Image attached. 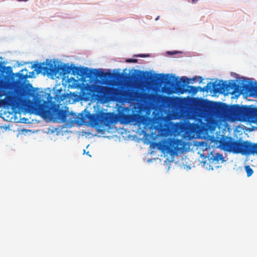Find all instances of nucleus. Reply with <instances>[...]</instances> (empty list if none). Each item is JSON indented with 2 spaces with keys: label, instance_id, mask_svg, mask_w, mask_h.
<instances>
[{
  "label": "nucleus",
  "instance_id": "f03ea898",
  "mask_svg": "<svg viewBox=\"0 0 257 257\" xmlns=\"http://www.w3.org/2000/svg\"><path fill=\"white\" fill-rule=\"evenodd\" d=\"M33 74L32 72L31 75H27V73H16L18 79L10 82L0 76V90L4 89L9 90L5 98L0 100L1 104L7 107L20 108L24 103L31 101L32 96L36 97L35 90L36 88H34L30 83L26 85L23 84V82L31 77Z\"/></svg>",
  "mask_w": 257,
  "mask_h": 257
},
{
  "label": "nucleus",
  "instance_id": "4468645a",
  "mask_svg": "<svg viewBox=\"0 0 257 257\" xmlns=\"http://www.w3.org/2000/svg\"><path fill=\"white\" fill-rule=\"evenodd\" d=\"M149 94L146 93H142L135 90H131L126 93V95L132 99H134L135 97L137 98H143V96H148Z\"/></svg>",
  "mask_w": 257,
  "mask_h": 257
},
{
  "label": "nucleus",
  "instance_id": "b1692460",
  "mask_svg": "<svg viewBox=\"0 0 257 257\" xmlns=\"http://www.w3.org/2000/svg\"><path fill=\"white\" fill-rule=\"evenodd\" d=\"M193 3H196L197 2V0H191Z\"/></svg>",
  "mask_w": 257,
  "mask_h": 257
},
{
  "label": "nucleus",
  "instance_id": "423d86ee",
  "mask_svg": "<svg viewBox=\"0 0 257 257\" xmlns=\"http://www.w3.org/2000/svg\"><path fill=\"white\" fill-rule=\"evenodd\" d=\"M164 82L166 85L168 86L166 88L169 93L176 92L179 94H182L185 92H188L194 95L199 91L201 92V87L200 86L196 87L188 85L187 86V89H185V85L182 84L181 81H178L175 83L168 77L165 78Z\"/></svg>",
  "mask_w": 257,
  "mask_h": 257
},
{
  "label": "nucleus",
  "instance_id": "aec40b11",
  "mask_svg": "<svg viewBox=\"0 0 257 257\" xmlns=\"http://www.w3.org/2000/svg\"><path fill=\"white\" fill-rule=\"evenodd\" d=\"M125 61L127 63H137L138 60L136 59H128Z\"/></svg>",
  "mask_w": 257,
  "mask_h": 257
},
{
  "label": "nucleus",
  "instance_id": "f8f14e48",
  "mask_svg": "<svg viewBox=\"0 0 257 257\" xmlns=\"http://www.w3.org/2000/svg\"><path fill=\"white\" fill-rule=\"evenodd\" d=\"M240 119L253 120L257 119V107L241 106Z\"/></svg>",
  "mask_w": 257,
  "mask_h": 257
},
{
  "label": "nucleus",
  "instance_id": "4be33fe9",
  "mask_svg": "<svg viewBox=\"0 0 257 257\" xmlns=\"http://www.w3.org/2000/svg\"><path fill=\"white\" fill-rule=\"evenodd\" d=\"M186 79H187V78H186V77H182V78H181V80H182V82L184 84H185V83L186 82Z\"/></svg>",
  "mask_w": 257,
  "mask_h": 257
},
{
  "label": "nucleus",
  "instance_id": "a211bd4d",
  "mask_svg": "<svg viewBox=\"0 0 257 257\" xmlns=\"http://www.w3.org/2000/svg\"><path fill=\"white\" fill-rule=\"evenodd\" d=\"M139 73L140 74H141V75H140V77L141 78V79L146 80L148 78V75H146L147 72L139 71ZM147 74H148V73H147Z\"/></svg>",
  "mask_w": 257,
  "mask_h": 257
},
{
  "label": "nucleus",
  "instance_id": "9d476101",
  "mask_svg": "<svg viewBox=\"0 0 257 257\" xmlns=\"http://www.w3.org/2000/svg\"><path fill=\"white\" fill-rule=\"evenodd\" d=\"M120 119L122 122L125 124L136 122V123L146 124L148 117L143 115L138 114H128L122 113L120 115Z\"/></svg>",
  "mask_w": 257,
  "mask_h": 257
},
{
  "label": "nucleus",
  "instance_id": "6e6552de",
  "mask_svg": "<svg viewBox=\"0 0 257 257\" xmlns=\"http://www.w3.org/2000/svg\"><path fill=\"white\" fill-rule=\"evenodd\" d=\"M91 123L98 127H110L113 122V117L109 113L93 114L90 115Z\"/></svg>",
  "mask_w": 257,
  "mask_h": 257
},
{
  "label": "nucleus",
  "instance_id": "9b49d317",
  "mask_svg": "<svg viewBox=\"0 0 257 257\" xmlns=\"http://www.w3.org/2000/svg\"><path fill=\"white\" fill-rule=\"evenodd\" d=\"M183 142L181 140L170 139L165 146L167 152L171 155H175L178 151L183 150Z\"/></svg>",
  "mask_w": 257,
  "mask_h": 257
},
{
  "label": "nucleus",
  "instance_id": "20e7f679",
  "mask_svg": "<svg viewBox=\"0 0 257 257\" xmlns=\"http://www.w3.org/2000/svg\"><path fill=\"white\" fill-rule=\"evenodd\" d=\"M38 89L35 90L36 98L32 96L31 101L28 103L31 104V108L32 111L44 118L50 117L54 119L61 120L63 122L67 121V112L62 109H60L56 107L52 106L47 101L41 99L40 95L38 91Z\"/></svg>",
  "mask_w": 257,
  "mask_h": 257
},
{
  "label": "nucleus",
  "instance_id": "5701e85b",
  "mask_svg": "<svg viewBox=\"0 0 257 257\" xmlns=\"http://www.w3.org/2000/svg\"><path fill=\"white\" fill-rule=\"evenodd\" d=\"M7 69L8 70V72H9V73L12 72V68L11 67H8Z\"/></svg>",
  "mask_w": 257,
  "mask_h": 257
},
{
  "label": "nucleus",
  "instance_id": "f257e3e1",
  "mask_svg": "<svg viewBox=\"0 0 257 257\" xmlns=\"http://www.w3.org/2000/svg\"><path fill=\"white\" fill-rule=\"evenodd\" d=\"M168 105L181 115L208 122L213 118L235 120L240 118L241 106L228 105L200 99L193 103L178 97H168Z\"/></svg>",
  "mask_w": 257,
  "mask_h": 257
},
{
  "label": "nucleus",
  "instance_id": "f3484780",
  "mask_svg": "<svg viewBox=\"0 0 257 257\" xmlns=\"http://www.w3.org/2000/svg\"><path fill=\"white\" fill-rule=\"evenodd\" d=\"M244 169L247 174V176H251L253 173V170L251 168V167L249 165H246L244 167Z\"/></svg>",
  "mask_w": 257,
  "mask_h": 257
},
{
  "label": "nucleus",
  "instance_id": "2eb2a0df",
  "mask_svg": "<svg viewBox=\"0 0 257 257\" xmlns=\"http://www.w3.org/2000/svg\"><path fill=\"white\" fill-rule=\"evenodd\" d=\"M246 87L247 88H249V90L251 92V94L257 97V85L256 86H251L249 87L248 85H246Z\"/></svg>",
  "mask_w": 257,
  "mask_h": 257
},
{
  "label": "nucleus",
  "instance_id": "39448f33",
  "mask_svg": "<svg viewBox=\"0 0 257 257\" xmlns=\"http://www.w3.org/2000/svg\"><path fill=\"white\" fill-rule=\"evenodd\" d=\"M226 149L233 153L242 155H257V144H252L248 141L240 142L231 140L224 142Z\"/></svg>",
  "mask_w": 257,
  "mask_h": 257
},
{
  "label": "nucleus",
  "instance_id": "dca6fc26",
  "mask_svg": "<svg viewBox=\"0 0 257 257\" xmlns=\"http://www.w3.org/2000/svg\"><path fill=\"white\" fill-rule=\"evenodd\" d=\"M211 159H212L213 161L218 162L220 160H223V157L222 154H220L219 153H216L215 154V156H213L211 158Z\"/></svg>",
  "mask_w": 257,
  "mask_h": 257
},
{
  "label": "nucleus",
  "instance_id": "393cba45",
  "mask_svg": "<svg viewBox=\"0 0 257 257\" xmlns=\"http://www.w3.org/2000/svg\"><path fill=\"white\" fill-rule=\"evenodd\" d=\"M48 61H49V60H48V59H47V60H46V62H48Z\"/></svg>",
  "mask_w": 257,
  "mask_h": 257
},
{
  "label": "nucleus",
  "instance_id": "1a4fd4ad",
  "mask_svg": "<svg viewBox=\"0 0 257 257\" xmlns=\"http://www.w3.org/2000/svg\"><path fill=\"white\" fill-rule=\"evenodd\" d=\"M216 82V81L213 83L209 82L205 86L201 87V92H208L209 90H212L213 87L214 92L216 93L221 90L233 89L236 87V84L234 82H229L227 84L226 81L223 80H219L217 84Z\"/></svg>",
  "mask_w": 257,
  "mask_h": 257
},
{
  "label": "nucleus",
  "instance_id": "ddd939ff",
  "mask_svg": "<svg viewBox=\"0 0 257 257\" xmlns=\"http://www.w3.org/2000/svg\"><path fill=\"white\" fill-rule=\"evenodd\" d=\"M96 92L101 98H105L111 94L112 88L105 86H98Z\"/></svg>",
  "mask_w": 257,
  "mask_h": 257
},
{
  "label": "nucleus",
  "instance_id": "6ab92c4d",
  "mask_svg": "<svg viewBox=\"0 0 257 257\" xmlns=\"http://www.w3.org/2000/svg\"><path fill=\"white\" fill-rule=\"evenodd\" d=\"M194 81H199V83H201L203 81V78L201 76H196L193 78Z\"/></svg>",
  "mask_w": 257,
  "mask_h": 257
},
{
  "label": "nucleus",
  "instance_id": "412c9836",
  "mask_svg": "<svg viewBox=\"0 0 257 257\" xmlns=\"http://www.w3.org/2000/svg\"><path fill=\"white\" fill-rule=\"evenodd\" d=\"M136 57H146L149 56V55H145V54H138L137 55H135Z\"/></svg>",
  "mask_w": 257,
  "mask_h": 257
},
{
  "label": "nucleus",
  "instance_id": "0eeeda50",
  "mask_svg": "<svg viewBox=\"0 0 257 257\" xmlns=\"http://www.w3.org/2000/svg\"><path fill=\"white\" fill-rule=\"evenodd\" d=\"M32 68H35V70L32 72H28L27 69H23L21 70L18 73H23V74H26L27 75H31V73L33 72V76L31 78H33L35 75L34 71L36 72L37 74H40L41 73L44 74L55 75L57 73V70L55 67V66L51 62L45 63H36L32 66Z\"/></svg>",
  "mask_w": 257,
  "mask_h": 257
},
{
  "label": "nucleus",
  "instance_id": "7ed1b4c3",
  "mask_svg": "<svg viewBox=\"0 0 257 257\" xmlns=\"http://www.w3.org/2000/svg\"><path fill=\"white\" fill-rule=\"evenodd\" d=\"M61 73L63 75L69 74L72 70L73 74L75 73L82 75L85 78H100L102 79H106L113 77L117 80L123 81L124 82H132L138 79L137 75L133 73L132 75L125 73H111L109 72H104L98 69H91L87 67L80 68L74 66L71 68L68 64H65L60 68Z\"/></svg>",
  "mask_w": 257,
  "mask_h": 257
}]
</instances>
